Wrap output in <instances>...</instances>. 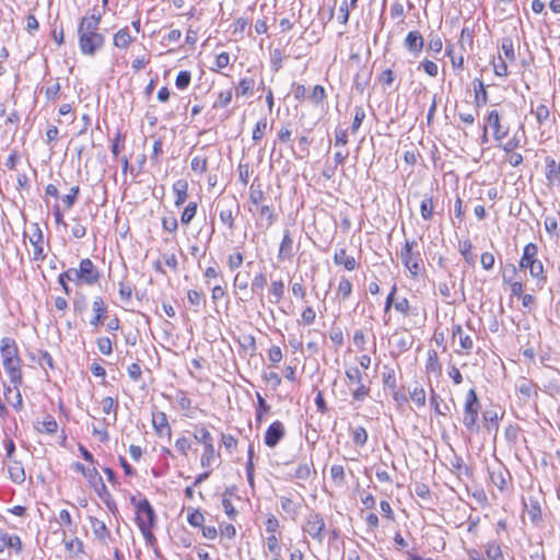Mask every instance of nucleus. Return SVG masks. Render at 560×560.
<instances>
[{
  "label": "nucleus",
  "mask_w": 560,
  "mask_h": 560,
  "mask_svg": "<svg viewBox=\"0 0 560 560\" xmlns=\"http://www.w3.org/2000/svg\"><path fill=\"white\" fill-rule=\"evenodd\" d=\"M501 49L508 60L514 61L516 59L514 44L511 37L506 36L502 38Z\"/></svg>",
  "instance_id": "obj_51"
},
{
  "label": "nucleus",
  "mask_w": 560,
  "mask_h": 560,
  "mask_svg": "<svg viewBox=\"0 0 560 560\" xmlns=\"http://www.w3.org/2000/svg\"><path fill=\"white\" fill-rule=\"evenodd\" d=\"M294 256L293 253V240L291 237L290 231H284L283 238L280 243L278 259L279 261L291 260Z\"/></svg>",
  "instance_id": "obj_24"
},
{
  "label": "nucleus",
  "mask_w": 560,
  "mask_h": 560,
  "mask_svg": "<svg viewBox=\"0 0 560 560\" xmlns=\"http://www.w3.org/2000/svg\"><path fill=\"white\" fill-rule=\"evenodd\" d=\"M30 242L34 248L33 260L43 261L46 258L43 248V232L37 223L34 224L33 235L30 237Z\"/></svg>",
  "instance_id": "obj_19"
},
{
  "label": "nucleus",
  "mask_w": 560,
  "mask_h": 560,
  "mask_svg": "<svg viewBox=\"0 0 560 560\" xmlns=\"http://www.w3.org/2000/svg\"><path fill=\"white\" fill-rule=\"evenodd\" d=\"M410 398L416 404L417 407H423L425 405L427 396L423 387H415L412 392H410Z\"/></svg>",
  "instance_id": "obj_57"
},
{
  "label": "nucleus",
  "mask_w": 560,
  "mask_h": 560,
  "mask_svg": "<svg viewBox=\"0 0 560 560\" xmlns=\"http://www.w3.org/2000/svg\"><path fill=\"white\" fill-rule=\"evenodd\" d=\"M510 276L508 275V270L503 272V282L510 285L512 295L521 298L524 291L523 281L522 279H515L517 269L514 265H510Z\"/></svg>",
  "instance_id": "obj_17"
},
{
  "label": "nucleus",
  "mask_w": 560,
  "mask_h": 560,
  "mask_svg": "<svg viewBox=\"0 0 560 560\" xmlns=\"http://www.w3.org/2000/svg\"><path fill=\"white\" fill-rule=\"evenodd\" d=\"M416 245L417 242L415 240H407L400 253L401 262L409 270L413 279L419 276L423 266L420 252H413Z\"/></svg>",
  "instance_id": "obj_3"
},
{
  "label": "nucleus",
  "mask_w": 560,
  "mask_h": 560,
  "mask_svg": "<svg viewBox=\"0 0 560 560\" xmlns=\"http://www.w3.org/2000/svg\"><path fill=\"white\" fill-rule=\"evenodd\" d=\"M267 282V276L264 272H257L250 282L252 292L262 299V292Z\"/></svg>",
  "instance_id": "obj_37"
},
{
  "label": "nucleus",
  "mask_w": 560,
  "mask_h": 560,
  "mask_svg": "<svg viewBox=\"0 0 560 560\" xmlns=\"http://www.w3.org/2000/svg\"><path fill=\"white\" fill-rule=\"evenodd\" d=\"M490 479L500 491H504L510 479V472L504 468H499L498 470L490 471Z\"/></svg>",
  "instance_id": "obj_31"
},
{
  "label": "nucleus",
  "mask_w": 560,
  "mask_h": 560,
  "mask_svg": "<svg viewBox=\"0 0 560 560\" xmlns=\"http://www.w3.org/2000/svg\"><path fill=\"white\" fill-rule=\"evenodd\" d=\"M264 200L265 192L261 184L258 183V178H255L249 187V201L255 206H259Z\"/></svg>",
  "instance_id": "obj_36"
},
{
  "label": "nucleus",
  "mask_w": 560,
  "mask_h": 560,
  "mask_svg": "<svg viewBox=\"0 0 560 560\" xmlns=\"http://www.w3.org/2000/svg\"><path fill=\"white\" fill-rule=\"evenodd\" d=\"M424 39L419 31H410L404 40L406 49L416 56L422 51Z\"/></svg>",
  "instance_id": "obj_20"
},
{
  "label": "nucleus",
  "mask_w": 560,
  "mask_h": 560,
  "mask_svg": "<svg viewBox=\"0 0 560 560\" xmlns=\"http://www.w3.org/2000/svg\"><path fill=\"white\" fill-rule=\"evenodd\" d=\"M10 479L16 485H22L25 481V470L20 460L12 459L8 467Z\"/></svg>",
  "instance_id": "obj_26"
},
{
  "label": "nucleus",
  "mask_w": 560,
  "mask_h": 560,
  "mask_svg": "<svg viewBox=\"0 0 560 560\" xmlns=\"http://www.w3.org/2000/svg\"><path fill=\"white\" fill-rule=\"evenodd\" d=\"M330 476L335 485L341 487L346 482L345 468L341 465H332L330 467Z\"/></svg>",
  "instance_id": "obj_50"
},
{
  "label": "nucleus",
  "mask_w": 560,
  "mask_h": 560,
  "mask_svg": "<svg viewBox=\"0 0 560 560\" xmlns=\"http://www.w3.org/2000/svg\"><path fill=\"white\" fill-rule=\"evenodd\" d=\"M256 397H257L256 421L260 423L264 419V415L268 413L270 411V406L267 404L265 398L259 393H256Z\"/></svg>",
  "instance_id": "obj_49"
},
{
  "label": "nucleus",
  "mask_w": 560,
  "mask_h": 560,
  "mask_svg": "<svg viewBox=\"0 0 560 560\" xmlns=\"http://www.w3.org/2000/svg\"><path fill=\"white\" fill-rule=\"evenodd\" d=\"M530 113H533L535 115L537 122L539 125L545 124L550 117L549 108L544 104H540L539 106H537V108L535 110L532 109Z\"/></svg>",
  "instance_id": "obj_59"
},
{
  "label": "nucleus",
  "mask_w": 560,
  "mask_h": 560,
  "mask_svg": "<svg viewBox=\"0 0 560 560\" xmlns=\"http://www.w3.org/2000/svg\"><path fill=\"white\" fill-rule=\"evenodd\" d=\"M486 560H504L502 549L495 541H489L485 546Z\"/></svg>",
  "instance_id": "obj_39"
},
{
  "label": "nucleus",
  "mask_w": 560,
  "mask_h": 560,
  "mask_svg": "<svg viewBox=\"0 0 560 560\" xmlns=\"http://www.w3.org/2000/svg\"><path fill=\"white\" fill-rule=\"evenodd\" d=\"M334 262L343 266L347 270L352 271L357 268V261L353 256H348L345 248L335 252Z\"/></svg>",
  "instance_id": "obj_27"
},
{
  "label": "nucleus",
  "mask_w": 560,
  "mask_h": 560,
  "mask_svg": "<svg viewBox=\"0 0 560 560\" xmlns=\"http://www.w3.org/2000/svg\"><path fill=\"white\" fill-rule=\"evenodd\" d=\"M538 247L535 243H528L523 248V254L518 262L521 269H529L537 259Z\"/></svg>",
  "instance_id": "obj_22"
},
{
  "label": "nucleus",
  "mask_w": 560,
  "mask_h": 560,
  "mask_svg": "<svg viewBox=\"0 0 560 560\" xmlns=\"http://www.w3.org/2000/svg\"><path fill=\"white\" fill-rule=\"evenodd\" d=\"M20 386H7L4 385V399L8 404H10L16 411H21L23 409V399L21 392L19 389Z\"/></svg>",
  "instance_id": "obj_25"
},
{
  "label": "nucleus",
  "mask_w": 560,
  "mask_h": 560,
  "mask_svg": "<svg viewBox=\"0 0 560 560\" xmlns=\"http://www.w3.org/2000/svg\"><path fill=\"white\" fill-rule=\"evenodd\" d=\"M173 192L175 195V206H182L188 196V183L185 179H178L173 184Z\"/></svg>",
  "instance_id": "obj_30"
},
{
  "label": "nucleus",
  "mask_w": 560,
  "mask_h": 560,
  "mask_svg": "<svg viewBox=\"0 0 560 560\" xmlns=\"http://www.w3.org/2000/svg\"><path fill=\"white\" fill-rule=\"evenodd\" d=\"M312 472V465L307 463L299 464L294 471V477L300 480H307Z\"/></svg>",
  "instance_id": "obj_62"
},
{
  "label": "nucleus",
  "mask_w": 560,
  "mask_h": 560,
  "mask_svg": "<svg viewBox=\"0 0 560 560\" xmlns=\"http://www.w3.org/2000/svg\"><path fill=\"white\" fill-rule=\"evenodd\" d=\"M425 373L434 374L436 376L441 375V373H442V364L439 360L438 352L433 349H430L428 351V358H427V362H425Z\"/></svg>",
  "instance_id": "obj_28"
},
{
  "label": "nucleus",
  "mask_w": 560,
  "mask_h": 560,
  "mask_svg": "<svg viewBox=\"0 0 560 560\" xmlns=\"http://www.w3.org/2000/svg\"><path fill=\"white\" fill-rule=\"evenodd\" d=\"M187 299L191 306H194V311L198 313L201 307L206 305V299L205 295L201 292H198L197 290H189L187 292Z\"/></svg>",
  "instance_id": "obj_40"
},
{
  "label": "nucleus",
  "mask_w": 560,
  "mask_h": 560,
  "mask_svg": "<svg viewBox=\"0 0 560 560\" xmlns=\"http://www.w3.org/2000/svg\"><path fill=\"white\" fill-rule=\"evenodd\" d=\"M345 375L353 401H364L370 396L371 392L370 386L363 382L364 373L358 366H350L346 369Z\"/></svg>",
  "instance_id": "obj_1"
},
{
  "label": "nucleus",
  "mask_w": 560,
  "mask_h": 560,
  "mask_svg": "<svg viewBox=\"0 0 560 560\" xmlns=\"http://www.w3.org/2000/svg\"><path fill=\"white\" fill-rule=\"evenodd\" d=\"M94 317L90 320V324L94 327H98L104 323L106 318L107 307L102 296H95L92 303Z\"/></svg>",
  "instance_id": "obj_23"
},
{
  "label": "nucleus",
  "mask_w": 560,
  "mask_h": 560,
  "mask_svg": "<svg viewBox=\"0 0 560 560\" xmlns=\"http://www.w3.org/2000/svg\"><path fill=\"white\" fill-rule=\"evenodd\" d=\"M302 529L317 542L322 544L324 541L326 524L324 517L319 513H310Z\"/></svg>",
  "instance_id": "obj_6"
},
{
  "label": "nucleus",
  "mask_w": 560,
  "mask_h": 560,
  "mask_svg": "<svg viewBox=\"0 0 560 560\" xmlns=\"http://www.w3.org/2000/svg\"><path fill=\"white\" fill-rule=\"evenodd\" d=\"M132 42L133 37L130 35L127 26L116 32L113 37L114 46L119 49H127Z\"/></svg>",
  "instance_id": "obj_29"
},
{
  "label": "nucleus",
  "mask_w": 560,
  "mask_h": 560,
  "mask_svg": "<svg viewBox=\"0 0 560 560\" xmlns=\"http://www.w3.org/2000/svg\"><path fill=\"white\" fill-rule=\"evenodd\" d=\"M472 244L469 240L459 242V253L468 265H475V256L471 254Z\"/></svg>",
  "instance_id": "obj_52"
},
{
  "label": "nucleus",
  "mask_w": 560,
  "mask_h": 560,
  "mask_svg": "<svg viewBox=\"0 0 560 560\" xmlns=\"http://www.w3.org/2000/svg\"><path fill=\"white\" fill-rule=\"evenodd\" d=\"M78 269L81 281H83L85 285L91 287L100 281L101 272L90 258L81 259Z\"/></svg>",
  "instance_id": "obj_8"
},
{
  "label": "nucleus",
  "mask_w": 560,
  "mask_h": 560,
  "mask_svg": "<svg viewBox=\"0 0 560 560\" xmlns=\"http://www.w3.org/2000/svg\"><path fill=\"white\" fill-rule=\"evenodd\" d=\"M152 425L160 438L166 436L171 439L172 430L165 412L152 411Z\"/></svg>",
  "instance_id": "obj_14"
},
{
  "label": "nucleus",
  "mask_w": 560,
  "mask_h": 560,
  "mask_svg": "<svg viewBox=\"0 0 560 560\" xmlns=\"http://www.w3.org/2000/svg\"><path fill=\"white\" fill-rule=\"evenodd\" d=\"M524 509L529 516L533 525L539 527L542 524V514L540 502L536 497L529 495L523 500Z\"/></svg>",
  "instance_id": "obj_11"
},
{
  "label": "nucleus",
  "mask_w": 560,
  "mask_h": 560,
  "mask_svg": "<svg viewBox=\"0 0 560 560\" xmlns=\"http://www.w3.org/2000/svg\"><path fill=\"white\" fill-rule=\"evenodd\" d=\"M79 194H80V187L73 186L70 188L69 194H67L62 197V202L66 205L67 209H71L73 207Z\"/></svg>",
  "instance_id": "obj_61"
},
{
  "label": "nucleus",
  "mask_w": 560,
  "mask_h": 560,
  "mask_svg": "<svg viewBox=\"0 0 560 560\" xmlns=\"http://www.w3.org/2000/svg\"><path fill=\"white\" fill-rule=\"evenodd\" d=\"M221 222L230 230L235 228V217L240 212V203L235 196L222 197L217 205Z\"/></svg>",
  "instance_id": "obj_4"
},
{
  "label": "nucleus",
  "mask_w": 560,
  "mask_h": 560,
  "mask_svg": "<svg viewBox=\"0 0 560 560\" xmlns=\"http://www.w3.org/2000/svg\"><path fill=\"white\" fill-rule=\"evenodd\" d=\"M22 547V540L18 535H10L0 529V553H3L5 549H12L16 553H20Z\"/></svg>",
  "instance_id": "obj_18"
},
{
  "label": "nucleus",
  "mask_w": 560,
  "mask_h": 560,
  "mask_svg": "<svg viewBox=\"0 0 560 560\" xmlns=\"http://www.w3.org/2000/svg\"><path fill=\"white\" fill-rule=\"evenodd\" d=\"M474 90H475V103L477 107H481L486 105L488 102V93L486 86L480 79L474 80Z\"/></svg>",
  "instance_id": "obj_34"
},
{
  "label": "nucleus",
  "mask_w": 560,
  "mask_h": 560,
  "mask_svg": "<svg viewBox=\"0 0 560 560\" xmlns=\"http://www.w3.org/2000/svg\"><path fill=\"white\" fill-rule=\"evenodd\" d=\"M131 502L136 506V523L139 529L154 527L156 515L149 500L144 498L136 502V499L132 498Z\"/></svg>",
  "instance_id": "obj_5"
},
{
  "label": "nucleus",
  "mask_w": 560,
  "mask_h": 560,
  "mask_svg": "<svg viewBox=\"0 0 560 560\" xmlns=\"http://www.w3.org/2000/svg\"><path fill=\"white\" fill-rule=\"evenodd\" d=\"M434 206L432 196H424L420 203V213L423 220L430 221L433 217Z\"/></svg>",
  "instance_id": "obj_44"
},
{
  "label": "nucleus",
  "mask_w": 560,
  "mask_h": 560,
  "mask_svg": "<svg viewBox=\"0 0 560 560\" xmlns=\"http://www.w3.org/2000/svg\"><path fill=\"white\" fill-rule=\"evenodd\" d=\"M368 432L363 427H357L352 431V441L357 446H363L365 445L368 441Z\"/></svg>",
  "instance_id": "obj_56"
},
{
  "label": "nucleus",
  "mask_w": 560,
  "mask_h": 560,
  "mask_svg": "<svg viewBox=\"0 0 560 560\" xmlns=\"http://www.w3.org/2000/svg\"><path fill=\"white\" fill-rule=\"evenodd\" d=\"M191 80V74L189 71H179V73L176 77L175 84L177 89L185 90L189 84Z\"/></svg>",
  "instance_id": "obj_64"
},
{
  "label": "nucleus",
  "mask_w": 560,
  "mask_h": 560,
  "mask_svg": "<svg viewBox=\"0 0 560 560\" xmlns=\"http://www.w3.org/2000/svg\"><path fill=\"white\" fill-rule=\"evenodd\" d=\"M91 527L94 536L102 542L103 545H107L108 540L112 539V535L106 524L103 521H100L96 517H90Z\"/></svg>",
  "instance_id": "obj_21"
},
{
  "label": "nucleus",
  "mask_w": 560,
  "mask_h": 560,
  "mask_svg": "<svg viewBox=\"0 0 560 560\" xmlns=\"http://www.w3.org/2000/svg\"><path fill=\"white\" fill-rule=\"evenodd\" d=\"M284 434L285 429L283 423L279 420H276L268 427L264 436V442L268 447L273 448L284 438Z\"/></svg>",
  "instance_id": "obj_9"
},
{
  "label": "nucleus",
  "mask_w": 560,
  "mask_h": 560,
  "mask_svg": "<svg viewBox=\"0 0 560 560\" xmlns=\"http://www.w3.org/2000/svg\"><path fill=\"white\" fill-rule=\"evenodd\" d=\"M217 457H220V454L215 452L213 443L203 446V452L200 458L201 467L210 469Z\"/></svg>",
  "instance_id": "obj_35"
},
{
  "label": "nucleus",
  "mask_w": 560,
  "mask_h": 560,
  "mask_svg": "<svg viewBox=\"0 0 560 560\" xmlns=\"http://www.w3.org/2000/svg\"><path fill=\"white\" fill-rule=\"evenodd\" d=\"M528 270L529 275L537 280V284L542 285L546 282L544 266L539 259H536Z\"/></svg>",
  "instance_id": "obj_45"
},
{
  "label": "nucleus",
  "mask_w": 560,
  "mask_h": 560,
  "mask_svg": "<svg viewBox=\"0 0 560 560\" xmlns=\"http://www.w3.org/2000/svg\"><path fill=\"white\" fill-rule=\"evenodd\" d=\"M255 80L253 78H243L236 86V96H246L253 94Z\"/></svg>",
  "instance_id": "obj_42"
},
{
  "label": "nucleus",
  "mask_w": 560,
  "mask_h": 560,
  "mask_svg": "<svg viewBox=\"0 0 560 560\" xmlns=\"http://www.w3.org/2000/svg\"><path fill=\"white\" fill-rule=\"evenodd\" d=\"M516 390L524 395L525 397H530L534 393V384L532 381L527 378H522L516 384Z\"/></svg>",
  "instance_id": "obj_58"
},
{
  "label": "nucleus",
  "mask_w": 560,
  "mask_h": 560,
  "mask_svg": "<svg viewBox=\"0 0 560 560\" xmlns=\"http://www.w3.org/2000/svg\"><path fill=\"white\" fill-rule=\"evenodd\" d=\"M267 126H268L267 117H262L256 122V125L253 129V132H252V139L255 142L262 139V137L267 130Z\"/></svg>",
  "instance_id": "obj_53"
},
{
  "label": "nucleus",
  "mask_w": 560,
  "mask_h": 560,
  "mask_svg": "<svg viewBox=\"0 0 560 560\" xmlns=\"http://www.w3.org/2000/svg\"><path fill=\"white\" fill-rule=\"evenodd\" d=\"M37 430L40 433L54 434L58 430V423L52 416L47 415L44 418V420L39 423Z\"/></svg>",
  "instance_id": "obj_43"
},
{
  "label": "nucleus",
  "mask_w": 560,
  "mask_h": 560,
  "mask_svg": "<svg viewBox=\"0 0 560 560\" xmlns=\"http://www.w3.org/2000/svg\"><path fill=\"white\" fill-rule=\"evenodd\" d=\"M78 37L80 51L84 56H94L105 43V36L98 32L78 34Z\"/></svg>",
  "instance_id": "obj_7"
},
{
  "label": "nucleus",
  "mask_w": 560,
  "mask_h": 560,
  "mask_svg": "<svg viewBox=\"0 0 560 560\" xmlns=\"http://www.w3.org/2000/svg\"><path fill=\"white\" fill-rule=\"evenodd\" d=\"M102 410L105 415H113V423L117 420L118 400L113 397H105L101 400Z\"/></svg>",
  "instance_id": "obj_38"
},
{
  "label": "nucleus",
  "mask_w": 560,
  "mask_h": 560,
  "mask_svg": "<svg viewBox=\"0 0 560 560\" xmlns=\"http://www.w3.org/2000/svg\"><path fill=\"white\" fill-rule=\"evenodd\" d=\"M197 202H189L182 215H180V222L184 224V225H188L192 219L195 218L196 213H197Z\"/></svg>",
  "instance_id": "obj_54"
},
{
  "label": "nucleus",
  "mask_w": 560,
  "mask_h": 560,
  "mask_svg": "<svg viewBox=\"0 0 560 560\" xmlns=\"http://www.w3.org/2000/svg\"><path fill=\"white\" fill-rule=\"evenodd\" d=\"M452 337H458L459 345L463 350L469 352L474 348V341L471 337L464 334V329L459 324L453 326Z\"/></svg>",
  "instance_id": "obj_32"
},
{
  "label": "nucleus",
  "mask_w": 560,
  "mask_h": 560,
  "mask_svg": "<svg viewBox=\"0 0 560 560\" xmlns=\"http://www.w3.org/2000/svg\"><path fill=\"white\" fill-rule=\"evenodd\" d=\"M96 345L102 354L109 355L113 351V342L108 337H100Z\"/></svg>",
  "instance_id": "obj_63"
},
{
  "label": "nucleus",
  "mask_w": 560,
  "mask_h": 560,
  "mask_svg": "<svg viewBox=\"0 0 560 560\" xmlns=\"http://www.w3.org/2000/svg\"><path fill=\"white\" fill-rule=\"evenodd\" d=\"M102 20V13L93 8L91 15L83 16L78 25V34H90L98 31V26Z\"/></svg>",
  "instance_id": "obj_12"
},
{
  "label": "nucleus",
  "mask_w": 560,
  "mask_h": 560,
  "mask_svg": "<svg viewBox=\"0 0 560 560\" xmlns=\"http://www.w3.org/2000/svg\"><path fill=\"white\" fill-rule=\"evenodd\" d=\"M0 354L2 362L15 361L21 359L15 340L11 337H3L0 341Z\"/></svg>",
  "instance_id": "obj_13"
},
{
  "label": "nucleus",
  "mask_w": 560,
  "mask_h": 560,
  "mask_svg": "<svg viewBox=\"0 0 560 560\" xmlns=\"http://www.w3.org/2000/svg\"><path fill=\"white\" fill-rule=\"evenodd\" d=\"M126 135L117 131L115 137L112 140L110 151L115 159L119 158L120 151L125 147Z\"/></svg>",
  "instance_id": "obj_47"
},
{
  "label": "nucleus",
  "mask_w": 560,
  "mask_h": 560,
  "mask_svg": "<svg viewBox=\"0 0 560 560\" xmlns=\"http://www.w3.org/2000/svg\"><path fill=\"white\" fill-rule=\"evenodd\" d=\"M65 547L72 556H78L83 552V542L78 537H74L71 540H65Z\"/></svg>",
  "instance_id": "obj_55"
},
{
  "label": "nucleus",
  "mask_w": 560,
  "mask_h": 560,
  "mask_svg": "<svg viewBox=\"0 0 560 560\" xmlns=\"http://www.w3.org/2000/svg\"><path fill=\"white\" fill-rule=\"evenodd\" d=\"M481 404L474 388L469 389L465 397L463 424L470 433H478L480 425L477 423Z\"/></svg>",
  "instance_id": "obj_2"
},
{
  "label": "nucleus",
  "mask_w": 560,
  "mask_h": 560,
  "mask_svg": "<svg viewBox=\"0 0 560 560\" xmlns=\"http://www.w3.org/2000/svg\"><path fill=\"white\" fill-rule=\"evenodd\" d=\"M482 419L486 422V428L489 432L492 430L498 431L499 429V417L495 411L487 410L482 415Z\"/></svg>",
  "instance_id": "obj_48"
},
{
  "label": "nucleus",
  "mask_w": 560,
  "mask_h": 560,
  "mask_svg": "<svg viewBox=\"0 0 560 560\" xmlns=\"http://www.w3.org/2000/svg\"><path fill=\"white\" fill-rule=\"evenodd\" d=\"M258 213L261 219L267 221V228L271 226L277 221V214L275 213L273 208L268 205H260Z\"/></svg>",
  "instance_id": "obj_46"
},
{
  "label": "nucleus",
  "mask_w": 560,
  "mask_h": 560,
  "mask_svg": "<svg viewBox=\"0 0 560 560\" xmlns=\"http://www.w3.org/2000/svg\"><path fill=\"white\" fill-rule=\"evenodd\" d=\"M384 369H385V371L383 372L384 386L388 387L390 389H395L397 384H396V375H395L394 369L387 368V366H385Z\"/></svg>",
  "instance_id": "obj_60"
},
{
  "label": "nucleus",
  "mask_w": 560,
  "mask_h": 560,
  "mask_svg": "<svg viewBox=\"0 0 560 560\" xmlns=\"http://www.w3.org/2000/svg\"><path fill=\"white\" fill-rule=\"evenodd\" d=\"M194 439L198 443H201L203 446L213 443V438H212L211 433L203 425H196L195 432H194Z\"/></svg>",
  "instance_id": "obj_41"
},
{
  "label": "nucleus",
  "mask_w": 560,
  "mask_h": 560,
  "mask_svg": "<svg viewBox=\"0 0 560 560\" xmlns=\"http://www.w3.org/2000/svg\"><path fill=\"white\" fill-rule=\"evenodd\" d=\"M2 364H3L4 371L7 372L9 378H10V383L12 385H14L15 387L21 386L23 383L21 359L15 360V361H9V363L2 362Z\"/></svg>",
  "instance_id": "obj_16"
},
{
  "label": "nucleus",
  "mask_w": 560,
  "mask_h": 560,
  "mask_svg": "<svg viewBox=\"0 0 560 560\" xmlns=\"http://www.w3.org/2000/svg\"><path fill=\"white\" fill-rule=\"evenodd\" d=\"M284 292V282L282 280H273L269 289V302L273 304L279 303L283 299Z\"/></svg>",
  "instance_id": "obj_33"
},
{
  "label": "nucleus",
  "mask_w": 560,
  "mask_h": 560,
  "mask_svg": "<svg viewBox=\"0 0 560 560\" xmlns=\"http://www.w3.org/2000/svg\"><path fill=\"white\" fill-rule=\"evenodd\" d=\"M86 480L89 481L90 486L95 490L97 495L108 505L110 493L107 490V487L104 483L103 478L96 468H91L90 472L88 474Z\"/></svg>",
  "instance_id": "obj_10"
},
{
  "label": "nucleus",
  "mask_w": 560,
  "mask_h": 560,
  "mask_svg": "<svg viewBox=\"0 0 560 560\" xmlns=\"http://www.w3.org/2000/svg\"><path fill=\"white\" fill-rule=\"evenodd\" d=\"M487 124L493 130V137L497 141L501 142L503 138H505L509 133V128L503 127L500 122V115L497 109H492L489 112L487 116Z\"/></svg>",
  "instance_id": "obj_15"
}]
</instances>
